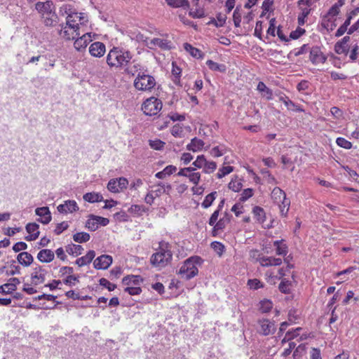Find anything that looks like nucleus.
Segmentation results:
<instances>
[{"instance_id":"f257e3e1","label":"nucleus","mask_w":359,"mask_h":359,"mask_svg":"<svg viewBox=\"0 0 359 359\" xmlns=\"http://www.w3.org/2000/svg\"><path fill=\"white\" fill-rule=\"evenodd\" d=\"M35 9L40 15L42 24L46 27H54L59 22L55 13V7L52 1H39L35 4Z\"/></svg>"},{"instance_id":"f03ea898","label":"nucleus","mask_w":359,"mask_h":359,"mask_svg":"<svg viewBox=\"0 0 359 359\" xmlns=\"http://www.w3.org/2000/svg\"><path fill=\"white\" fill-rule=\"evenodd\" d=\"M80 14L69 15L67 17L65 25H62L58 31L59 35L65 40H74L79 36L80 27L79 24H82L83 18Z\"/></svg>"},{"instance_id":"7ed1b4c3","label":"nucleus","mask_w":359,"mask_h":359,"mask_svg":"<svg viewBox=\"0 0 359 359\" xmlns=\"http://www.w3.org/2000/svg\"><path fill=\"white\" fill-rule=\"evenodd\" d=\"M132 59L131 53L119 48H113L107 56V63L111 67L123 68L128 65Z\"/></svg>"},{"instance_id":"20e7f679","label":"nucleus","mask_w":359,"mask_h":359,"mask_svg":"<svg viewBox=\"0 0 359 359\" xmlns=\"http://www.w3.org/2000/svg\"><path fill=\"white\" fill-rule=\"evenodd\" d=\"M172 257L170 244L163 241L159 243V251L152 255L150 262L154 266L161 269L170 262Z\"/></svg>"},{"instance_id":"39448f33","label":"nucleus","mask_w":359,"mask_h":359,"mask_svg":"<svg viewBox=\"0 0 359 359\" xmlns=\"http://www.w3.org/2000/svg\"><path fill=\"white\" fill-rule=\"evenodd\" d=\"M203 260L198 256H192L187 259L179 269V275L186 280H190L198 273V267Z\"/></svg>"},{"instance_id":"423d86ee","label":"nucleus","mask_w":359,"mask_h":359,"mask_svg":"<svg viewBox=\"0 0 359 359\" xmlns=\"http://www.w3.org/2000/svg\"><path fill=\"white\" fill-rule=\"evenodd\" d=\"M271 198L274 203L278 205L280 215L286 216L289 210L290 201L286 198L285 192L279 187H276L271 192Z\"/></svg>"},{"instance_id":"0eeeda50","label":"nucleus","mask_w":359,"mask_h":359,"mask_svg":"<svg viewBox=\"0 0 359 359\" xmlns=\"http://www.w3.org/2000/svg\"><path fill=\"white\" fill-rule=\"evenodd\" d=\"M151 188V189L147 192L144 198V202L150 205L154 203L155 198L160 197L167 190L170 189L171 187L169 184L159 182Z\"/></svg>"},{"instance_id":"6e6552de","label":"nucleus","mask_w":359,"mask_h":359,"mask_svg":"<svg viewBox=\"0 0 359 359\" xmlns=\"http://www.w3.org/2000/svg\"><path fill=\"white\" fill-rule=\"evenodd\" d=\"M162 109V102L156 97H151L142 104V110L147 116H155Z\"/></svg>"},{"instance_id":"1a4fd4ad","label":"nucleus","mask_w":359,"mask_h":359,"mask_svg":"<svg viewBox=\"0 0 359 359\" xmlns=\"http://www.w3.org/2000/svg\"><path fill=\"white\" fill-rule=\"evenodd\" d=\"M192 165L198 169L203 168V172L206 174H211L217 169V163L212 161H208L204 155H199L193 162Z\"/></svg>"},{"instance_id":"9d476101","label":"nucleus","mask_w":359,"mask_h":359,"mask_svg":"<svg viewBox=\"0 0 359 359\" xmlns=\"http://www.w3.org/2000/svg\"><path fill=\"white\" fill-rule=\"evenodd\" d=\"M156 85L154 78L148 74H138L137 77L134 81V86L136 90H151Z\"/></svg>"},{"instance_id":"9b49d317","label":"nucleus","mask_w":359,"mask_h":359,"mask_svg":"<svg viewBox=\"0 0 359 359\" xmlns=\"http://www.w3.org/2000/svg\"><path fill=\"white\" fill-rule=\"evenodd\" d=\"M128 185V180L123 177L111 179L107 184V189L111 193H119L126 189Z\"/></svg>"},{"instance_id":"f8f14e48","label":"nucleus","mask_w":359,"mask_h":359,"mask_svg":"<svg viewBox=\"0 0 359 359\" xmlns=\"http://www.w3.org/2000/svg\"><path fill=\"white\" fill-rule=\"evenodd\" d=\"M47 271L41 266L37 265L33 268L31 273V280L32 284L37 285L43 283L45 281Z\"/></svg>"},{"instance_id":"ddd939ff","label":"nucleus","mask_w":359,"mask_h":359,"mask_svg":"<svg viewBox=\"0 0 359 359\" xmlns=\"http://www.w3.org/2000/svg\"><path fill=\"white\" fill-rule=\"evenodd\" d=\"M112 257L108 255H102L97 257L93 262L94 268L98 270L107 269L112 264Z\"/></svg>"},{"instance_id":"4468645a","label":"nucleus","mask_w":359,"mask_h":359,"mask_svg":"<svg viewBox=\"0 0 359 359\" xmlns=\"http://www.w3.org/2000/svg\"><path fill=\"white\" fill-rule=\"evenodd\" d=\"M57 211L62 214L73 213L79 210L77 203L74 200H67L57 208Z\"/></svg>"},{"instance_id":"2eb2a0df","label":"nucleus","mask_w":359,"mask_h":359,"mask_svg":"<svg viewBox=\"0 0 359 359\" xmlns=\"http://www.w3.org/2000/svg\"><path fill=\"white\" fill-rule=\"evenodd\" d=\"M259 328L258 332L264 335L267 336L273 334L276 330V326L273 323L271 322L268 319H262L259 321Z\"/></svg>"},{"instance_id":"dca6fc26","label":"nucleus","mask_w":359,"mask_h":359,"mask_svg":"<svg viewBox=\"0 0 359 359\" xmlns=\"http://www.w3.org/2000/svg\"><path fill=\"white\" fill-rule=\"evenodd\" d=\"M177 175L188 178L189 182L194 185H198L201 180V173L199 172H190L189 168H181Z\"/></svg>"},{"instance_id":"f3484780","label":"nucleus","mask_w":359,"mask_h":359,"mask_svg":"<svg viewBox=\"0 0 359 359\" xmlns=\"http://www.w3.org/2000/svg\"><path fill=\"white\" fill-rule=\"evenodd\" d=\"M35 213L39 217V221L43 224H47L51 221V213L46 206L37 208Z\"/></svg>"},{"instance_id":"a211bd4d","label":"nucleus","mask_w":359,"mask_h":359,"mask_svg":"<svg viewBox=\"0 0 359 359\" xmlns=\"http://www.w3.org/2000/svg\"><path fill=\"white\" fill-rule=\"evenodd\" d=\"M310 60L312 62V63L317 65L325 62L326 57L323 54L320 48L315 46L313 47L310 50Z\"/></svg>"},{"instance_id":"6ab92c4d","label":"nucleus","mask_w":359,"mask_h":359,"mask_svg":"<svg viewBox=\"0 0 359 359\" xmlns=\"http://www.w3.org/2000/svg\"><path fill=\"white\" fill-rule=\"evenodd\" d=\"M106 51L105 45L102 42H94L89 47V52L93 57H100Z\"/></svg>"},{"instance_id":"aec40b11","label":"nucleus","mask_w":359,"mask_h":359,"mask_svg":"<svg viewBox=\"0 0 359 359\" xmlns=\"http://www.w3.org/2000/svg\"><path fill=\"white\" fill-rule=\"evenodd\" d=\"M39 226L36 223H29L26 225V231L29 233L25 237L27 241H35L39 236Z\"/></svg>"},{"instance_id":"412c9836","label":"nucleus","mask_w":359,"mask_h":359,"mask_svg":"<svg viewBox=\"0 0 359 359\" xmlns=\"http://www.w3.org/2000/svg\"><path fill=\"white\" fill-rule=\"evenodd\" d=\"M92 41L91 36L90 33H85L81 35V36L76 37L74 43V46L77 50H81L84 49L88 43Z\"/></svg>"},{"instance_id":"4be33fe9","label":"nucleus","mask_w":359,"mask_h":359,"mask_svg":"<svg viewBox=\"0 0 359 359\" xmlns=\"http://www.w3.org/2000/svg\"><path fill=\"white\" fill-rule=\"evenodd\" d=\"M185 119L184 115L182 114H178L177 113H172L169 115L168 118H166V119L161 123V121H158L157 122L158 124V128L159 130H163V128H166L168 125L170 123V121H184Z\"/></svg>"},{"instance_id":"5701e85b","label":"nucleus","mask_w":359,"mask_h":359,"mask_svg":"<svg viewBox=\"0 0 359 359\" xmlns=\"http://www.w3.org/2000/svg\"><path fill=\"white\" fill-rule=\"evenodd\" d=\"M55 254L49 249L40 250L37 254V259L43 263H49L54 259Z\"/></svg>"},{"instance_id":"b1692460","label":"nucleus","mask_w":359,"mask_h":359,"mask_svg":"<svg viewBox=\"0 0 359 359\" xmlns=\"http://www.w3.org/2000/svg\"><path fill=\"white\" fill-rule=\"evenodd\" d=\"M204 145L205 143L202 140L194 137L187 145V149L193 152H198L203 149Z\"/></svg>"},{"instance_id":"393cba45","label":"nucleus","mask_w":359,"mask_h":359,"mask_svg":"<svg viewBox=\"0 0 359 359\" xmlns=\"http://www.w3.org/2000/svg\"><path fill=\"white\" fill-rule=\"evenodd\" d=\"M17 260L21 265L27 267L33 262L34 258L29 252H22L18 255Z\"/></svg>"},{"instance_id":"a878e982","label":"nucleus","mask_w":359,"mask_h":359,"mask_svg":"<svg viewBox=\"0 0 359 359\" xmlns=\"http://www.w3.org/2000/svg\"><path fill=\"white\" fill-rule=\"evenodd\" d=\"M276 247V254L280 256H286L288 252V248L284 240H277L273 242Z\"/></svg>"},{"instance_id":"bb28decb","label":"nucleus","mask_w":359,"mask_h":359,"mask_svg":"<svg viewBox=\"0 0 359 359\" xmlns=\"http://www.w3.org/2000/svg\"><path fill=\"white\" fill-rule=\"evenodd\" d=\"M283 261L280 258H276L273 257H266L260 259V265L262 266H280Z\"/></svg>"},{"instance_id":"cd10ccee","label":"nucleus","mask_w":359,"mask_h":359,"mask_svg":"<svg viewBox=\"0 0 359 359\" xmlns=\"http://www.w3.org/2000/svg\"><path fill=\"white\" fill-rule=\"evenodd\" d=\"M150 43L163 50H170L172 48V42L167 39L154 38L151 40Z\"/></svg>"},{"instance_id":"c85d7f7f","label":"nucleus","mask_w":359,"mask_h":359,"mask_svg":"<svg viewBox=\"0 0 359 359\" xmlns=\"http://www.w3.org/2000/svg\"><path fill=\"white\" fill-rule=\"evenodd\" d=\"M95 256L94 250H89L85 256L78 258L76 260V264L79 266H83L90 264Z\"/></svg>"},{"instance_id":"c756f323","label":"nucleus","mask_w":359,"mask_h":359,"mask_svg":"<svg viewBox=\"0 0 359 359\" xmlns=\"http://www.w3.org/2000/svg\"><path fill=\"white\" fill-rule=\"evenodd\" d=\"M252 214L257 222L261 224L264 223L266 220V213L262 208L259 206H255L252 209Z\"/></svg>"},{"instance_id":"7c9ffc66","label":"nucleus","mask_w":359,"mask_h":359,"mask_svg":"<svg viewBox=\"0 0 359 359\" xmlns=\"http://www.w3.org/2000/svg\"><path fill=\"white\" fill-rule=\"evenodd\" d=\"M177 171V167L172 165L166 166L163 170L156 173L155 177L158 179H165Z\"/></svg>"},{"instance_id":"2f4dec72","label":"nucleus","mask_w":359,"mask_h":359,"mask_svg":"<svg viewBox=\"0 0 359 359\" xmlns=\"http://www.w3.org/2000/svg\"><path fill=\"white\" fill-rule=\"evenodd\" d=\"M143 279L140 276H128L123 278V284L125 285L139 286Z\"/></svg>"},{"instance_id":"473e14b6","label":"nucleus","mask_w":359,"mask_h":359,"mask_svg":"<svg viewBox=\"0 0 359 359\" xmlns=\"http://www.w3.org/2000/svg\"><path fill=\"white\" fill-rule=\"evenodd\" d=\"M337 18H326L323 17L321 22V25L328 32H332L337 27Z\"/></svg>"},{"instance_id":"72a5a7b5","label":"nucleus","mask_w":359,"mask_h":359,"mask_svg":"<svg viewBox=\"0 0 359 359\" xmlns=\"http://www.w3.org/2000/svg\"><path fill=\"white\" fill-rule=\"evenodd\" d=\"M167 4L172 8H182L189 9L190 7L188 0H165Z\"/></svg>"},{"instance_id":"f704fd0d","label":"nucleus","mask_w":359,"mask_h":359,"mask_svg":"<svg viewBox=\"0 0 359 359\" xmlns=\"http://www.w3.org/2000/svg\"><path fill=\"white\" fill-rule=\"evenodd\" d=\"M83 250V248L80 245L76 244H69L66 247V252L74 257H77L80 255H81L82 252Z\"/></svg>"},{"instance_id":"c9c22d12","label":"nucleus","mask_w":359,"mask_h":359,"mask_svg":"<svg viewBox=\"0 0 359 359\" xmlns=\"http://www.w3.org/2000/svg\"><path fill=\"white\" fill-rule=\"evenodd\" d=\"M230 222V217L228 214H225L221 217L213 226V231H218L224 229L227 224Z\"/></svg>"},{"instance_id":"e433bc0d","label":"nucleus","mask_w":359,"mask_h":359,"mask_svg":"<svg viewBox=\"0 0 359 359\" xmlns=\"http://www.w3.org/2000/svg\"><path fill=\"white\" fill-rule=\"evenodd\" d=\"M83 200L89 203H96L103 201V196L100 193L89 192L83 196Z\"/></svg>"},{"instance_id":"4c0bfd02","label":"nucleus","mask_w":359,"mask_h":359,"mask_svg":"<svg viewBox=\"0 0 359 359\" xmlns=\"http://www.w3.org/2000/svg\"><path fill=\"white\" fill-rule=\"evenodd\" d=\"M207 66L210 69L219 72H225L226 71V67L224 64H218L211 60H208L206 62Z\"/></svg>"},{"instance_id":"58836bf2","label":"nucleus","mask_w":359,"mask_h":359,"mask_svg":"<svg viewBox=\"0 0 359 359\" xmlns=\"http://www.w3.org/2000/svg\"><path fill=\"white\" fill-rule=\"evenodd\" d=\"M229 189L234 192H238L243 187L241 180L238 177H235L229 183Z\"/></svg>"},{"instance_id":"ea45409f","label":"nucleus","mask_w":359,"mask_h":359,"mask_svg":"<svg viewBox=\"0 0 359 359\" xmlns=\"http://www.w3.org/2000/svg\"><path fill=\"white\" fill-rule=\"evenodd\" d=\"M226 152V147L224 145H218L214 147L210 151V154L215 158H218L224 155Z\"/></svg>"},{"instance_id":"a19ab883","label":"nucleus","mask_w":359,"mask_h":359,"mask_svg":"<svg viewBox=\"0 0 359 359\" xmlns=\"http://www.w3.org/2000/svg\"><path fill=\"white\" fill-rule=\"evenodd\" d=\"M343 5H341L340 3H339V1L337 3L334 4L328 11L326 15L324 16L326 18H337V15H339L340 12V7H341Z\"/></svg>"},{"instance_id":"79ce46f5","label":"nucleus","mask_w":359,"mask_h":359,"mask_svg":"<svg viewBox=\"0 0 359 359\" xmlns=\"http://www.w3.org/2000/svg\"><path fill=\"white\" fill-rule=\"evenodd\" d=\"M184 49L189 52L191 56L196 58H200L202 57V52L196 48L193 47L191 44L185 43L184 44Z\"/></svg>"},{"instance_id":"37998d69","label":"nucleus","mask_w":359,"mask_h":359,"mask_svg":"<svg viewBox=\"0 0 359 359\" xmlns=\"http://www.w3.org/2000/svg\"><path fill=\"white\" fill-rule=\"evenodd\" d=\"M234 168L233 166L226 165V166H222V168H219L216 177L218 179H222L225 176L228 175L231 172L233 171Z\"/></svg>"},{"instance_id":"c03bdc74","label":"nucleus","mask_w":359,"mask_h":359,"mask_svg":"<svg viewBox=\"0 0 359 359\" xmlns=\"http://www.w3.org/2000/svg\"><path fill=\"white\" fill-rule=\"evenodd\" d=\"M90 238V234L86 232L76 233L73 235V239L76 243H86Z\"/></svg>"},{"instance_id":"a18cd8bd","label":"nucleus","mask_w":359,"mask_h":359,"mask_svg":"<svg viewBox=\"0 0 359 359\" xmlns=\"http://www.w3.org/2000/svg\"><path fill=\"white\" fill-rule=\"evenodd\" d=\"M217 191H213L207 195L201 203V205L204 208H208L212 204L213 201L215 200L217 196Z\"/></svg>"},{"instance_id":"49530a36","label":"nucleus","mask_w":359,"mask_h":359,"mask_svg":"<svg viewBox=\"0 0 359 359\" xmlns=\"http://www.w3.org/2000/svg\"><path fill=\"white\" fill-rule=\"evenodd\" d=\"M86 227L90 231H95L98 229L99 225L96 216L90 215L86 223Z\"/></svg>"},{"instance_id":"de8ad7c7","label":"nucleus","mask_w":359,"mask_h":359,"mask_svg":"<svg viewBox=\"0 0 359 359\" xmlns=\"http://www.w3.org/2000/svg\"><path fill=\"white\" fill-rule=\"evenodd\" d=\"M273 307V303L269 299H264L260 302V311L262 313H268Z\"/></svg>"},{"instance_id":"09e8293b","label":"nucleus","mask_w":359,"mask_h":359,"mask_svg":"<svg viewBox=\"0 0 359 359\" xmlns=\"http://www.w3.org/2000/svg\"><path fill=\"white\" fill-rule=\"evenodd\" d=\"M336 143L339 147L346 149H350L352 147V143L344 137H337Z\"/></svg>"},{"instance_id":"8fccbe9b","label":"nucleus","mask_w":359,"mask_h":359,"mask_svg":"<svg viewBox=\"0 0 359 359\" xmlns=\"http://www.w3.org/2000/svg\"><path fill=\"white\" fill-rule=\"evenodd\" d=\"M124 289L130 295H137L142 292V289L140 286L126 285Z\"/></svg>"},{"instance_id":"3c124183","label":"nucleus","mask_w":359,"mask_h":359,"mask_svg":"<svg viewBox=\"0 0 359 359\" xmlns=\"http://www.w3.org/2000/svg\"><path fill=\"white\" fill-rule=\"evenodd\" d=\"M311 9L309 8H302V13L298 17V23L300 25H303L305 22V18L310 13Z\"/></svg>"},{"instance_id":"603ef678","label":"nucleus","mask_w":359,"mask_h":359,"mask_svg":"<svg viewBox=\"0 0 359 359\" xmlns=\"http://www.w3.org/2000/svg\"><path fill=\"white\" fill-rule=\"evenodd\" d=\"M334 50L337 54L346 53L348 51V46L343 44L340 41L337 42L334 46Z\"/></svg>"},{"instance_id":"864d4df0","label":"nucleus","mask_w":359,"mask_h":359,"mask_svg":"<svg viewBox=\"0 0 359 359\" xmlns=\"http://www.w3.org/2000/svg\"><path fill=\"white\" fill-rule=\"evenodd\" d=\"M211 248L221 256L224 251V246L220 242L214 241L211 243Z\"/></svg>"},{"instance_id":"5fc2aeb1","label":"nucleus","mask_w":359,"mask_h":359,"mask_svg":"<svg viewBox=\"0 0 359 359\" xmlns=\"http://www.w3.org/2000/svg\"><path fill=\"white\" fill-rule=\"evenodd\" d=\"M100 285L107 288L109 291H113L116 288V285L109 282L107 279L102 278L99 280Z\"/></svg>"},{"instance_id":"6e6d98bb","label":"nucleus","mask_w":359,"mask_h":359,"mask_svg":"<svg viewBox=\"0 0 359 359\" xmlns=\"http://www.w3.org/2000/svg\"><path fill=\"white\" fill-rule=\"evenodd\" d=\"M266 277L268 283L271 284H275L276 281L278 280L277 277V273H275L273 270H268L266 272Z\"/></svg>"},{"instance_id":"4d7b16f0","label":"nucleus","mask_w":359,"mask_h":359,"mask_svg":"<svg viewBox=\"0 0 359 359\" xmlns=\"http://www.w3.org/2000/svg\"><path fill=\"white\" fill-rule=\"evenodd\" d=\"M15 290V289L13 287L12 284L8 282L0 286V293L1 294H11Z\"/></svg>"},{"instance_id":"13d9d810","label":"nucleus","mask_w":359,"mask_h":359,"mask_svg":"<svg viewBox=\"0 0 359 359\" xmlns=\"http://www.w3.org/2000/svg\"><path fill=\"white\" fill-rule=\"evenodd\" d=\"M250 258L255 262L260 264V259L263 257V255L261 254L257 250H252L249 252Z\"/></svg>"},{"instance_id":"bf43d9fd","label":"nucleus","mask_w":359,"mask_h":359,"mask_svg":"<svg viewBox=\"0 0 359 359\" xmlns=\"http://www.w3.org/2000/svg\"><path fill=\"white\" fill-rule=\"evenodd\" d=\"M150 147L156 150H161L164 147L165 142L160 140H149Z\"/></svg>"},{"instance_id":"052dcab7","label":"nucleus","mask_w":359,"mask_h":359,"mask_svg":"<svg viewBox=\"0 0 359 359\" xmlns=\"http://www.w3.org/2000/svg\"><path fill=\"white\" fill-rule=\"evenodd\" d=\"M233 20L234 25L236 27H239L241 26V14L239 11V9L238 7L233 11Z\"/></svg>"},{"instance_id":"680f3d73","label":"nucleus","mask_w":359,"mask_h":359,"mask_svg":"<svg viewBox=\"0 0 359 359\" xmlns=\"http://www.w3.org/2000/svg\"><path fill=\"white\" fill-rule=\"evenodd\" d=\"M226 15L222 14V13H218L217 15V19L216 20L214 19V21L215 22V26L217 27H222L226 22Z\"/></svg>"},{"instance_id":"e2e57ef3","label":"nucleus","mask_w":359,"mask_h":359,"mask_svg":"<svg viewBox=\"0 0 359 359\" xmlns=\"http://www.w3.org/2000/svg\"><path fill=\"white\" fill-rule=\"evenodd\" d=\"M69 226L67 222H62L61 223H59L57 224L54 232L57 235H60L65 230H66Z\"/></svg>"},{"instance_id":"0e129e2a","label":"nucleus","mask_w":359,"mask_h":359,"mask_svg":"<svg viewBox=\"0 0 359 359\" xmlns=\"http://www.w3.org/2000/svg\"><path fill=\"white\" fill-rule=\"evenodd\" d=\"M183 129L180 125L174 126L171 129V134L175 137H181Z\"/></svg>"},{"instance_id":"69168bd1","label":"nucleus","mask_w":359,"mask_h":359,"mask_svg":"<svg viewBox=\"0 0 359 359\" xmlns=\"http://www.w3.org/2000/svg\"><path fill=\"white\" fill-rule=\"evenodd\" d=\"M248 285L253 290H257L262 287V283L258 279H251L248 282Z\"/></svg>"},{"instance_id":"338daca9","label":"nucleus","mask_w":359,"mask_h":359,"mask_svg":"<svg viewBox=\"0 0 359 359\" xmlns=\"http://www.w3.org/2000/svg\"><path fill=\"white\" fill-rule=\"evenodd\" d=\"M279 290L285 294H288L290 292L289 281L283 279L279 285Z\"/></svg>"},{"instance_id":"774afa93","label":"nucleus","mask_w":359,"mask_h":359,"mask_svg":"<svg viewBox=\"0 0 359 359\" xmlns=\"http://www.w3.org/2000/svg\"><path fill=\"white\" fill-rule=\"evenodd\" d=\"M309 353L310 359H322L320 350L318 348H312Z\"/></svg>"}]
</instances>
